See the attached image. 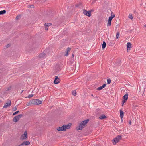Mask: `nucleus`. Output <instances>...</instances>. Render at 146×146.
<instances>
[{"label": "nucleus", "instance_id": "nucleus-34", "mask_svg": "<svg viewBox=\"0 0 146 146\" xmlns=\"http://www.w3.org/2000/svg\"><path fill=\"white\" fill-rule=\"evenodd\" d=\"M89 11H90V14H91V13L92 12L94 11V10L93 9H91V10H89Z\"/></svg>", "mask_w": 146, "mask_h": 146}, {"label": "nucleus", "instance_id": "nucleus-2", "mask_svg": "<svg viewBox=\"0 0 146 146\" xmlns=\"http://www.w3.org/2000/svg\"><path fill=\"white\" fill-rule=\"evenodd\" d=\"M71 125V123H70L68 125H63L62 126L58 128L57 130L59 131H65L66 129H69Z\"/></svg>", "mask_w": 146, "mask_h": 146}, {"label": "nucleus", "instance_id": "nucleus-38", "mask_svg": "<svg viewBox=\"0 0 146 146\" xmlns=\"http://www.w3.org/2000/svg\"><path fill=\"white\" fill-rule=\"evenodd\" d=\"M129 123L131 125V121H130L129 122Z\"/></svg>", "mask_w": 146, "mask_h": 146}, {"label": "nucleus", "instance_id": "nucleus-26", "mask_svg": "<svg viewBox=\"0 0 146 146\" xmlns=\"http://www.w3.org/2000/svg\"><path fill=\"white\" fill-rule=\"evenodd\" d=\"M107 83L108 84H110L111 83V80L110 79H108L107 80Z\"/></svg>", "mask_w": 146, "mask_h": 146}, {"label": "nucleus", "instance_id": "nucleus-4", "mask_svg": "<svg viewBox=\"0 0 146 146\" xmlns=\"http://www.w3.org/2000/svg\"><path fill=\"white\" fill-rule=\"evenodd\" d=\"M122 138V137L121 135H118L113 140V144H116L120 141V140Z\"/></svg>", "mask_w": 146, "mask_h": 146}, {"label": "nucleus", "instance_id": "nucleus-24", "mask_svg": "<svg viewBox=\"0 0 146 146\" xmlns=\"http://www.w3.org/2000/svg\"><path fill=\"white\" fill-rule=\"evenodd\" d=\"M11 86H10L9 87L7 88L6 89V90L7 91H9V90H11Z\"/></svg>", "mask_w": 146, "mask_h": 146}, {"label": "nucleus", "instance_id": "nucleus-23", "mask_svg": "<svg viewBox=\"0 0 146 146\" xmlns=\"http://www.w3.org/2000/svg\"><path fill=\"white\" fill-rule=\"evenodd\" d=\"M119 32H117V33L116 37V39H118L119 38Z\"/></svg>", "mask_w": 146, "mask_h": 146}, {"label": "nucleus", "instance_id": "nucleus-30", "mask_svg": "<svg viewBox=\"0 0 146 146\" xmlns=\"http://www.w3.org/2000/svg\"><path fill=\"white\" fill-rule=\"evenodd\" d=\"M45 29L46 31H47L48 30V25H46V26H45Z\"/></svg>", "mask_w": 146, "mask_h": 146}, {"label": "nucleus", "instance_id": "nucleus-7", "mask_svg": "<svg viewBox=\"0 0 146 146\" xmlns=\"http://www.w3.org/2000/svg\"><path fill=\"white\" fill-rule=\"evenodd\" d=\"M83 13L86 16L88 17H90L91 15V14L90 13V12L88 11H87L85 10H83Z\"/></svg>", "mask_w": 146, "mask_h": 146}, {"label": "nucleus", "instance_id": "nucleus-28", "mask_svg": "<svg viewBox=\"0 0 146 146\" xmlns=\"http://www.w3.org/2000/svg\"><path fill=\"white\" fill-rule=\"evenodd\" d=\"M129 17L130 19H133V17L132 14H130L129 15Z\"/></svg>", "mask_w": 146, "mask_h": 146}, {"label": "nucleus", "instance_id": "nucleus-40", "mask_svg": "<svg viewBox=\"0 0 146 146\" xmlns=\"http://www.w3.org/2000/svg\"><path fill=\"white\" fill-rule=\"evenodd\" d=\"M72 56L73 57H74V55L73 54H72Z\"/></svg>", "mask_w": 146, "mask_h": 146}, {"label": "nucleus", "instance_id": "nucleus-14", "mask_svg": "<svg viewBox=\"0 0 146 146\" xmlns=\"http://www.w3.org/2000/svg\"><path fill=\"white\" fill-rule=\"evenodd\" d=\"M128 94H126L123 96V98L124 99V100L127 101L128 98Z\"/></svg>", "mask_w": 146, "mask_h": 146}, {"label": "nucleus", "instance_id": "nucleus-42", "mask_svg": "<svg viewBox=\"0 0 146 146\" xmlns=\"http://www.w3.org/2000/svg\"><path fill=\"white\" fill-rule=\"evenodd\" d=\"M91 96H93V94H91Z\"/></svg>", "mask_w": 146, "mask_h": 146}, {"label": "nucleus", "instance_id": "nucleus-20", "mask_svg": "<svg viewBox=\"0 0 146 146\" xmlns=\"http://www.w3.org/2000/svg\"><path fill=\"white\" fill-rule=\"evenodd\" d=\"M6 11L5 10H2L0 11V15H3L6 13Z\"/></svg>", "mask_w": 146, "mask_h": 146}, {"label": "nucleus", "instance_id": "nucleus-18", "mask_svg": "<svg viewBox=\"0 0 146 146\" xmlns=\"http://www.w3.org/2000/svg\"><path fill=\"white\" fill-rule=\"evenodd\" d=\"M115 17V15L114 14L113 15H111L110 17H109L108 20L111 21L112 19Z\"/></svg>", "mask_w": 146, "mask_h": 146}, {"label": "nucleus", "instance_id": "nucleus-15", "mask_svg": "<svg viewBox=\"0 0 146 146\" xmlns=\"http://www.w3.org/2000/svg\"><path fill=\"white\" fill-rule=\"evenodd\" d=\"M45 55V54L44 52H43L40 54L38 56L40 58H42L44 57Z\"/></svg>", "mask_w": 146, "mask_h": 146}, {"label": "nucleus", "instance_id": "nucleus-32", "mask_svg": "<svg viewBox=\"0 0 146 146\" xmlns=\"http://www.w3.org/2000/svg\"><path fill=\"white\" fill-rule=\"evenodd\" d=\"M20 18V15H18L16 17V19H19Z\"/></svg>", "mask_w": 146, "mask_h": 146}, {"label": "nucleus", "instance_id": "nucleus-11", "mask_svg": "<svg viewBox=\"0 0 146 146\" xmlns=\"http://www.w3.org/2000/svg\"><path fill=\"white\" fill-rule=\"evenodd\" d=\"M131 44L130 42H128L127 44V50H130V49L131 48Z\"/></svg>", "mask_w": 146, "mask_h": 146}, {"label": "nucleus", "instance_id": "nucleus-12", "mask_svg": "<svg viewBox=\"0 0 146 146\" xmlns=\"http://www.w3.org/2000/svg\"><path fill=\"white\" fill-rule=\"evenodd\" d=\"M106 86V84H103L102 86L99 87L97 89V90H100L104 88Z\"/></svg>", "mask_w": 146, "mask_h": 146}, {"label": "nucleus", "instance_id": "nucleus-5", "mask_svg": "<svg viewBox=\"0 0 146 146\" xmlns=\"http://www.w3.org/2000/svg\"><path fill=\"white\" fill-rule=\"evenodd\" d=\"M23 116V115L21 114L19 115L15 116L13 119V121L15 122H17Z\"/></svg>", "mask_w": 146, "mask_h": 146}, {"label": "nucleus", "instance_id": "nucleus-29", "mask_svg": "<svg viewBox=\"0 0 146 146\" xmlns=\"http://www.w3.org/2000/svg\"><path fill=\"white\" fill-rule=\"evenodd\" d=\"M33 96V94H30L28 96V98H30L32 97Z\"/></svg>", "mask_w": 146, "mask_h": 146}, {"label": "nucleus", "instance_id": "nucleus-22", "mask_svg": "<svg viewBox=\"0 0 146 146\" xmlns=\"http://www.w3.org/2000/svg\"><path fill=\"white\" fill-rule=\"evenodd\" d=\"M111 21L108 20V23L107 25V26H111Z\"/></svg>", "mask_w": 146, "mask_h": 146}, {"label": "nucleus", "instance_id": "nucleus-19", "mask_svg": "<svg viewBox=\"0 0 146 146\" xmlns=\"http://www.w3.org/2000/svg\"><path fill=\"white\" fill-rule=\"evenodd\" d=\"M106 118V117L104 115H102L101 116L99 117V118L102 119Z\"/></svg>", "mask_w": 146, "mask_h": 146}, {"label": "nucleus", "instance_id": "nucleus-35", "mask_svg": "<svg viewBox=\"0 0 146 146\" xmlns=\"http://www.w3.org/2000/svg\"><path fill=\"white\" fill-rule=\"evenodd\" d=\"M10 46V45L9 44H8L7 45L6 47L7 48H8V47H9Z\"/></svg>", "mask_w": 146, "mask_h": 146}, {"label": "nucleus", "instance_id": "nucleus-3", "mask_svg": "<svg viewBox=\"0 0 146 146\" xmlns=\"http://www.w3.org/2000/svg\"><path fill=\"white\" fill-rule=\"evenodd\" d=\"M41 101L39 99H34L28 102V104H40L42 103Z\"/></svg>", "mask_w": 146, "mask_h": 146}, {"label": "nucleus", "instance_id": "nucleus-33", "mask_svg": "<svg viewBox=\"0 0 146 146\" xmlns=\"http://www.w3.org/2000/svg\"><path fill=\"white\" fill-rule=\"evenodd\" d=\"M126 101V100H122V106H123V105L125 102Z\"/></svg>", "mask_w": 146, "mask_h": 146}, {"label": "nucleus", "instance_id": "nucleus-21", "mask_svg": "<svg viewBox=\"0 0 146 146\" xmlns=\"http://www.w3.org/2000/svg\"><path fill=\"white\" fill-rule=\"evenodd\" d=\"M72 94L74 96H75L76 95V90H74V91H72Z\"/></svg>", "mask_w": 146, "mask_h": 146}, {"label": "nucleus", "instance_id": "nucleus-36", "mask_svg": "<svg viewBox=\"0 0 146 146\" xmlns=\"http://www.w3.org/2000/svg\"><path fill=\"white\" fill-rule=\"evenodd\" d=\"M29 7L31 8H33L34 7V6L33 5H31L29 6Z\"/></svg>", "mask_w": 146, "mask_h": 146}, {"label": "nucleus", "instance_id": "nucleus-13", "mask_svg": "<svg viewBox=\"0 0 146 146\" xmlns=\"http://www.w3.org/2000/svg\"><path fill=\"white\" fill-rule=\"evenodd\" d=\"M71 50V48H70L68 47L66 49L65 51V55L66 56H67L68 55V52L69 51H70Z\"/></svg>", "mask_w": 146, "mask_h": 146}, {"label": "nucleus", "instance_id": "nucleus-8", "mask_svg": "<svg viewBox=\"0 0 146 146\" xmlns=\"http://www.w3.org/2000/svg\"><path fill=\"white\" fill-rule=\"evenodd\" d=\"M8 102L7 103H5V105L3 106V108H6L9 106H10L11 105V102L9 100L8 101Z\"/></svg>", "mask_w": 146, "mask_h": 146}, {"label": "nucleus", "instance_id": "nucleus-1", "mask_svg": "<svg viewBox=\"0 0 146 146\" xmlns=\"http://www.w3.org/2000/svg\"><path fill=\"white\" fill-rule=\"evenodd\" d=\"M89 121V120L87 119L82 121L79 125V126L77 127V130H82L84 128L87 123Z\"/></svg>", "mask_w": 146, "mask_h": 146}, {"label": "nucleus", "instance_id": "nucleus-37", "mask_svg": "<svg viewBox=\"0 0 146 146\" xmlns=\"http://www.w3.org/2000/svg\"><path fill=\"white\" fill-rule=\"evenodd\" d=\"M75 6H76V7H78L79 6V5L78 4H77V5H76Z\"/></svg>", "mask_w": 146, "mask_h": 146}, {"label": "nucleus", "instance_id": "nucleus-6", "mask_svg": "<svg viewBox=\"0 0 146 146\" xmlns=\"http://www.w3.org/2000/svg\"><path fill=\"white\" fill-rule=\"evenodd\" d=\"M28 137L27 132V131L24 132V134L22 135L20 138L21 140H23L26 139Z\"/></svg>", "mask_w": 146, "mask_h": 146}, {"label": "nucleus", "instance_id": "nucleus-41", "mask_svg": "<svg viewBox=\"0 0 146 146\" xmlns=\"http://www.w3.org/2000/svg\"><path fill=\"white\" fill-rule=\"evenodd\" d=\"M144 26L145 27H146V25H144Z\"/></svg>", "mask_w": 146, "mask_h": 146}, {"label": "nucleus", "instance_id": "nucleus-10", "mask_svg": "<svg viewBox=\"0 0 146 146\" xmlns=\"http://www.w3.org/2000/svg\"><path fill=\"white\" fill-rule=\"evenodd\" d=\"M60 79L58 78L57 76L55 77V78L54 81V83L55 84H57L59 83L60 82Z\"/></svg>", "mask_w": 146, "mask_h": 146}, {"label": "nucleus", "instance_id": "nucleus-31", "mask_svg": "<svg viewBox=\"0 0 146 146\" xmlns=\"http://www.w3.org/2000/svg\"><path fill=\"white\" fill-rule=\"evenodd\" d=\"M16 110H17V108L16 106L15 107H14L13 108V111H16Z\"/></svg>", "mask_w": 146, "mask_h": 146}, {"label": "nucleus", "instance_id": "nucleus-25", "mask_svg": "<svg viewBox=\"0 0 146 146\" xmlns=\"http://www.w3.org/2000/svg\"><path fill=\"white\" fill-rule=\"evenodd\" d=\"M52 25V24L50 23H46L44 25L45 26H46V25H48V27L49 26H50Z\"/></svg>", "mask_w": 146, "mask_h": 146}, {"label": "nucleus", "instance_id": "nucleus-9", "mask_svg": "<svg viewBox=\"0 0 146 146\" xmlns=\"http://www.w3.org/2000/svg\"><path fill=\"white\" fill-rule=\"evenodd\" d=\"M30 144V142L29 141H25L23 142L21 144L19 145V146H23V145H28Z\"/></svg>", "mask_w": 146, "mask_h": 146}, {"label": "nucleus", "instance_id": "nucleus-17", "mask_svg": "<svg viewBox=\"0 0 146 146\" xmlns=\"http://www.w3.org/2000/svg\"><path fill=\"white\" fill-rule=\"evenodd\" d=\"M106 46V44L105 41H104L102 46V48L104 49L105 48Z\"/></svg>", "mask_w": 146, "mask_h": 146}, {"label": "nucleus", "instance_id": "nucleus-39", "mask_svg": "<svg viewBox=\"0 0 146 146\" xmlns=\"http://www.w3.org/2000/svg\"><path fill=\"white\" fill-rule=\"evenodd\" d=\"M24 91V90H22L21 92V94Z\"/></svg>", "mask_w": 146, "mask_h": 146}, {"label": "nucleus", "instance_id": "nucleus-16", "mask_svg": "<svg viewBox=\"0 0 146 146\" xmlns=\"http://www.w3.org/2000/svg\"><path fill=\"white\" fill-rule=\"evenodd\" d=\"M120 117L122 119V118L123 117L124 113H123V111L121 110H120Z\"/></svg>", "mask_w": 146, "mask_h": 146}, {"label": "nucleus", "instance_id": "nucleus-27", "mask_svg": "<svg viewBox=\"0 0 146 146\" xmlns=\"http://www.w3.org/2000/svg\"><path fill=\"white\" fill-rule=\"evenodd\" d=\"M19 111H17L14 113L13 114V115H16V114H17L19 112Z\"/></svg>", "mask_w": 146, "mask_h": 146}]
</instances>
